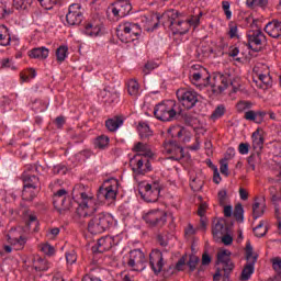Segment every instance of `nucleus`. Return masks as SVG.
<instances>
[{
  "instance_id": "f257e3e1",
  "label": "nucleus",
  "mask_w": 281,
  "mask_h": 281,
  "mask_svg": "<svg viewBox=\"0 0 281 281\" xmlns=\"http://www.w3.org/2000/svg\"><path fill=\"white\" fill-rule=\"evenodd\" d=\"M76 196L78 203L76 221L80 225H85V218L95 214L98 210L95 207V198L93 193L87 191H81Z\"/></svg>"
},
{
  "instance_id": "f03ea898",
  "label": "nucleus",
  "mask_w": 281,
  "mask_h": 281,
  "mask_svg": "<svg viewBox=\"0 0 281 281\" xmlns=\"http://www.w3.org/2000/svg\"><path fill=\"white\" fill-rule=\"evenodd\" d=\"M115 225H117V220L111 213L102 212L88 222V232L90 234H104Z\"/></svg>"
},
{
  "instance_id": "7ed1b4c3",
  "label": "nucleus",
  "mask_w": 281,
  "mask_h": 281,
  "mask_svg": "<svg viewBox=\"0 0 281 281\" xmlns=\"http://www.w3.org/2000/svg\"><path fill=\"white\" fill-rule=\"evenodd\" d=\"M162 19L165 20V27H169L172 34H188L190 32V22L179 19V11L177 10L167 11Z\"/></svg>"
},
{
  "instance_id": "20e7f679",
  "label": "nucleus",
  "mask_w": 281,
  "mask_h": 281,
  "mask_svg": "<svg viewBox=\"0 0 281 281\" xmlns=\"http://www.w3.org/2000/svg\"><path fill=\"white\" fill-rule=\"evenodd\" d=\"M177 113H179V105L173 100L164 101L154 109L155 119L160 122H172Z\"/></svg>"
},
{
  "instance_id": "39448f33",
  "label": "nucleus",
  "mask_w": 281,
  "mask_h": 281,
  "mask_svg": "<svg viewBox=\"0 0 281 281\" xmlns=\"http://www.w3.org/2000/svg\"><path fill=\"white\" fill-rule=\"evenodd\" d=\"M120 191V181L115 178H110L103 182V184L99 188L97 199L104 203H113L115 199H117V192Z\"/></svg>"
},
{
  "instance_id": "423d86ee",
  "label": "nucleus",
  "mask_w": 281,
  "mask_h": 281,
  "mask_svg": "<svg viewBox=\"0 0 281 281\" xmlns=\"http://www.w3.org/2000/svg\"><path fill=\"white\" fill-rule=\"evenodd\" d=\"M139 34H142V27L133 22L121 23L116 29V35L122 43H133Z\"/></svg>"
},
{
  "instance_id": "0eeeda50",
  "label": "nucleus",
  "mask_w": 281,
  "mask_h": 281,
  "mask_svg": "<svg viewBox=\"0 0 281 281\" xmlns=\"http://www.w3.org/2000/svg\"><path fill=\"white\" fill-rule=\"evenodd\" d=\"M161 192V186L159 182L148 183L146 181H142L138 183V193L142 199L147 203H155L159 199V194Z\"/></svg>"
},
{
  "instance_id": "6e6552de",
  "label": "nucleus",
  "mask_w": 281,
  "mask_h": 281,
  "mask_svg": "<svg viewBox=\"0 0 281 281\" xmlns=\"http://www.w3.org/2000/svg\"><path fill=\"white\" fill-rule=\"evenodd\" d=\"M232 85V77L229 74L215 72L209 80V87H211L213 93H223Z\"/></svg>"
},
{
  "instance_id": "1a4fd4ad",
  "label": "nucleus",
  "mask_w": 281,
  "mask_h": 281,
  "mask_svg": "<svg viewBox=\"0 0 281 281\" xmlns=\"http://www.w3.org/2000/svg\"><path fill=\"white\" fill-rule=\"evenodd\" d=\"M72 204L71 196L65 189H59L53 196V205L60 214L71 210Z\"/></svg>"
},
{
  "instance_id": "9d476101",
  "label": "nucleus",
  "mask_w": 281,
  "mask_h": 281,
  "mask_svg": "<svg viewBox=\"0 0 281 281\" xmlns=\"http://www.w3.org/2000/svg\"><path fill=\"white\" fill-rule=\"evenodd\" d=\"M246 260H248V263L244 267L240 276L243 281L249 280L254 276V271H256L258 256L254 255V247L250 243L246 244Z\"/></svg>"
},
{
  "instance_id": "9b49d317",
  "label": "nucleus",
  "mask_w": 281,
  "mask_h": 281,
  "mask_svg": "<svg viewBox=\"0 0 281 281\" xmlns=\"http://www.w3.org/2000/svg\"><path fill=\"white\" fill-rule=\"evenodd\" d=\"M176 95L184 109H194L199 102V93L192 89L181 88Z\"/></svg>"
},
{
  "instance_id": "f8f14e48",
  "label": "nucleus",
  "mask_w": 281,
  "mask_h": 281,
  "mask_svg": "<svg viewBox=\"0 0 281 281\" xmlns=\"http://www.w3.org/2000/svg\"><path fill=\"white\" fill-rule=\"evenodd\" d=\"M130 166L136 175H146L153 170V165L150 164V158L144 156L135 155L130 160Z\"/></svg>"
},
{
  "instance_id": "ddd939ff",
  "label": "nucleus",
  "mask_w": 281,
  "mask_h": 281,
  "mask_svg": "<svg viewBox=\"0 0 281 281\" xmlns=\"http://www.w3.org/2000/svg\"><path fill=\"white\" fill-rule=\"evenodd\" d=\"M133 10V5L128 0H117L108 8V14H113L116 19H124L128 16Z\"/></svg>"
},
{
  "instance_id": "4468645a",
  "label": "nucleus",
  "mask_w": 281,
  "mask_h": 281,
  "mask_svg": "<svg viewBox=\"0 0 281 281\" xmlns=\"http://www.w3.org/2000/svg\"><path fill=\"white\" fill-rule=\"evenodd\" d=\"M7 238L11 247H13V249H16L18 251L23 249V247H25V244L27 243V237H25L23 228L21 227L11 228L7 235Z\"/></svg>"
},
{
  "instance_id": "2eb2a0df",
  "label": "nucleus",
  "mask_w": 281,
  "mask_h": 281,
  "mask_svg": "<svg viewBox=\"0 0 281 281\" xmlns=\"http://www.w3.org/2000/svg\"><path fill=\"white\" fill-rule=\"evenodd\" d=\"M143 218L147 223V225H150L151 227H161V225L166 224L168 214H166V211L164 210L155 209L145 213L143 215Z\"/></svg>"
},
{
  "instance_id": "dca6fc26",
  "label": "nucleus",
  "mask_w": 281,
  "mask_h": 281,
  "mask_svg": "<svg viewBox=\"0 0 281 281\" xmlns=\"http://www.w3.org/2000/svg\"><path fill=\"white\" fill-rule=\"evenodd\" d=\"M127 266L132 271H144L146 269V255L140 249L130 251V260Z\"/></svg>"
},
{
  "instance_id": "f3484780",
  "label": "nucleus",
  "mask_w": 281,
  "mask_h": 281,
  "mask_svg": "<svg viewBox=\"0 0 281 281\" xmlns=\"http://www.w3.org/2000/svg\"><path fill=\"white\" fill-rule=\"evenodd\" d=\"M210 74L205 68H200L199 70L190 71V80L194 87L198 89H205V87H210Z\"/></svg>"
},
{
  "instance_id": "a211bd4d",
  "label": "nucleus",
  "mask_w": 281,
  "mask_h": 281,
  "mask_svg": "<svg viewBox=\"0 0 281 281\" xmlns=\"http://www.w3.org/2000/svg\"><path fill=\"white\" fill-rule=\"evenodd\" d=\"M85 19L82 14V5L80 3L70 4L68 13L66 14V21L68 25H80Z\"/></svg>"
},
{
  "instance_id": "6ab92c4d",
  "label": "nucleus",
  "mask_w": 281,
  "mask_h": 281,
  "mask_svg": "<svg viewBox=\"0 0 281 281\" xmlns=\"http://www.w3.org/2000/svg\"><path fill=\"white\" fill-rule=\"evenodd\" d=\"M164 153L166 155H170L169 159H172L173 161H180V159L186 157V154H183V147L175 140H168L165 143Z\"/></svg>"
},
{
  "instance_id": "aec40b11",
  "label": "nucleus",
  "mask_w": 281,
  "mask_h": 281,
  "mask_svg": "<svg viewBox=\"0 0 281 281\" xmlns=\"http://www.w3.org/2000/svg\"><path fill=\"white\" fill-rule=\"evenodd\" d=\"M81 32L85 36L98 38V36H102V23L100 20H90L85 23Z\"/></svg>"
},
{
  "instance_id": "412c9836",
  "label": "nucleus",
  "mask_w": 281,
  "mask_h": 281,
  "mask_svg": "<svg viewBox=\"0 0 281 281\" xmlns=\"http://www.w3.org/2000/svg\"><path fill=\"white\" fill-rule=\"evenodd\" d=\"M247 38H248V47H250V49H254V47H260V45H262V43L267 41L265 33H262L258 29L248 31Z\"/></svg>"
},
{
  "instance_id": "4be33fe9",
  "label": "nucleus",
  "mask_w": 281,
  "mask_h": 281,
  "mask_svg": "<svg viewBox=\"0 0 281 281\" xmlns=\"http://www.w3.org/2000/svg\"><path fill=\"white\" fill-rule=\"evenodd\" d=\"M149 265L154 273H161V269H164V254L159 250H153L149 254Z\"/></svg>"
},
{
  "instance_id": "5701e85b",
  "label": "nucleus",
  "mask_w": 281,
  "mask_h": 281,
  "mask_svg": "<svg viewBox=\"0 0 281 281\" xmlns=\"http://www.w3.org/2000/svg\"><path fill=\"white\" fill-rule=\"evenodd\" d=\"M97 245H98V251L102 254L104 251H109V249H111L112 247H115V245H120V237L105 236L100 238Z\"/></svg>"
},
{
  "instance_id": "b1692460",
  "label": "nucleus",
  "mask_w": 281,
  "mask_h": 281,
  "mask_svg": "<svg viewBox=\"0 0 281 281\" xmlns=\"http://www.w3.org/2000/svg\"><path fill=\"white\" fill-rule=\"evenodd\" d=\"M265 32L271 38H281V20H272L265 26Z\"/></svg>"
},
{
  "instance_id": "393cba45",
  "label": "nucleus",
  "mask_w": 281,
  "mask_h": 281,
  "mask_svg": "<svg viewBox=\"0 0 281 281\" xmlns=\"http://www.w3.org/2000/svg\"><path fill=\"white\" fill-rule=\"evenodd\" d=\"M133 151L140 157H146L147 159H153L155 155L153 154V149H150V145L142 142H138L134 145Z\"/></svg>"
},
{
  "instance_id": "a878e982",
  "label": "nucleus",
  "mask_w": 281,
  "mask_h": 281,
  "mask_svg": "<svg viewBox=\"0 0 281 281\" xmlns=\"http://www.w3.org/2000/svg\"><path fill=\"white\" fill-rule=\"evenodd\" d=\"M212 234H213L214 240L218 243V240H221V238H223V236L227 234V226H225V221L220 220L217 222H214L212 227Z\"/></svg>"
},
{
  "instance_id": "bb28decb",
  "label": "nucleus",
  "mask_w": 281,
  "mask_h": 281,
  "mask_svg": "<svg viewBox=\"0 0 281 281\" xmlns=\"http://www.w3.org/2000/svg\"><path fill=\"white\" fill-rule=\"evenodd\" d=\"M10 43H13V45H19V40H12V37H10L8 26L0 24V45H2V47H8Z\"/></svg>"
},
{
  "instance_id": "cd10ccee",
  "label": "nucleus",
  "mask_w": 281,
  "mask_h": 281,
  "mask_svg": "<svg viewBox=\"0 0 281 281\" xmlns=\"http://www.w3.org/2000/svg\"><path fill=\"white\" fill-rule=\"evenodd\" d=\"M232 252L229 250H221L217 254V261L225 266V271H233L234 270V262L229 259Z\"/></svg>"
},
{
  "instance_id": "c85d7f7f",
  "label": "nucleus",
  "mask_w": 281,
  "mask_h": 281,
  "mask_svg": "<svg viewBox=\"0 0 281 281\" xmlns=\"http://www.w3.org/2000/svg\"><path fill=\"white\" fill-rule=\"evenodd\" d=\"M33 269L36 271H49L52 269V262L45 257L35 256L33 258Z\"/></svg>"
},
{
  "instance_id": "c756f323",
  "label": "nucleus",
  "mask_w": 281,
  "mask_h": 281,
  "mask_svg": "<svg viewBox=\"0 0 281 281\" xmlns=\"http://www.w3.org/2000/svg\"><path fill=\"white\" fill-rule=\"evenodd\" d=\"M168 133L169 135H171V137H178L179 139H181V137L184 135L182 142H190V134L186 131V128L181 127L180 125H173L169 127Z\"/></svg>"
},
{
  "instance_id": "7c9ffc66",
  "label": "nucleus",
  "mask_w": 281,
  "mask_h": 281,
  "mask_svg": "<svg viewBox=\"0 0 281 281\" xmlns=\"http://www.w3.org/2000/svg\"><path fill=\"white\" fill-rule=\"evenodd\" d=\"M23 181H24V198L27 199V193L30 192L27 188H36L38 183V177L31 175L29 172H24Z\"/></svg>"
},
{
  "instance_id": "2f4dec72",
  "label": "nucleus",
  "mask_w": 281,
  "mask_h": 281,
  "mask_svg": "<svg viewBox=\"0 0 281 281\" xmlns=\"http://www.w3.org/2000/svg\"><path fill=\"white\" fill-rule=\"evenodd\" d=\"M265 115H267L265 111L248 110L245 113V120H248V122H255V124H262Z\"/></svg>"
},
{
  "instance_id": "473e14b6",
  "label": "nucleus",
  "mask_w": 281,
  "mask_h": 281,
  "mask_svg": "<svg viewBox=\"0 0 281 281\" xmlns=\"http://www.w3.org/2000/svg\"><path fill=\"white\" fill-rule=\"evenodd\" d=\"M30 58H37L38 60H45L49 56V49L47 47H37L30 50Z\"/></svg>"
},
{
  "instance_id": "72a5a7b5",
  "label": "nucleus",
  "mask_w": 281,
  "mask_h": 281,
  "mask_svg": "<svg viewBox=\"0 0 281 281\" xmlns=\"http://www.w3.org/2000/svg\"><path fill=\"white\" fill-rule=\"evenodd\" d=\"M256 77L261 82L260 87L262 89H269V87L273 85V79H271L269 70H266V72H259L256 75Z\"/></svg>"
},
{
  "instance_id": "f704fd0d",
  "label": "nucleus",
  "mask_w": 281,
  "mask_h": 281,
  "mask_svg": "<svg viewBox=\"0 0 281 281\" xmlns=\"http://www.w3.org/2000/svg\"><path fill=\"white\" fill-rule=\"evenodd\" d=\"M122 124H124V120H122L121 116H114L105 121V126L111 133H115V131H117Z\"/></svg>"
},
{
  "instance_id": "c9c22d12",
  "label": "nucleus",
  "mask_w": 281,
  "mask_h": 281,
  "mask_svg": "<svg viewBox=\"0 0 281 281\" xmlns=\"http://www.w3.org/2000/svg\"><path fill=\"white\" fill-rule=\"evenodd\" d=\"M126 87L128 95H132V98H137V95H139L140 87L139 82H137V79L127 80Z\"/></svg>"
},
{
  "instance_id": "e433bc0d",
  "label": "nucleus",
  "mask_w": 281,
  "mask_h": 281,
  "mask_svg": "<svg viewBox=\"0 0 281 281\" xmlns=\"http://www.w3.org/2000/svg\"><path fill=\"white\" fill-rule=\"evenodd\" d=\"M252 147L255 150H261L262 146H265V138L262 137V134L260 131H255L252 133Z\"/></svg>"
},
{
  "instance_id": "4c0bfd02",
  "label": "nucleus",
  "mask_w": 281,
  "mask_h": 281,
  "mask_svg": "<svg viewBox=\"0 0 281 281\" xmlns=\"http://www.w3.org/2000/svg\"><path fill=\"white\" fill-rule=\"evenodd\" d=\"M246 5L250 10H258L260 8L265 10L269 5V0H246Z\"/></svg>"
},
{
  "instance_id": "58836bf2",
  "label": "nucleus",
  "mask_w": 281,
  "mask_h": 281,
  "mask_svg": "<svg viewBox=\"0 0 281 281\" xmlns=\"http://www.w3.org/2000/svg\"><path fill=\"white\" fill-rule=\"evenodd\" d=\"M190 187L193 192L201 191L203 189V179L201 178V176H191Z\"/></svg>"
},
{
  "instance_id": "ea45409f",
  "label": "nucleus",
  "mask_w": 281,
  "mask_h": 281,
  "mask_svg": "<svg viewBox=\"0 0 281 281\" xmlns=\"http://www.w3.org/2000/svg\"><path fill=\"white\" fill-rule=\"evenodd\" d=\"M138 135L142 139H146V137H150L153 135V131L150 130V126H148V123H139L138 124Z\"/></svg>"
},
{
  "instance_id": "a19ab883",
  "label": "nucleus",
  "mask_w": 281,
  "mask_h": 281,
  "mask_svg": "<svg viewBox=\"0 0 281 281\" xmlns=\"http://www.w3.org/2000/svg\"><path fill=\"white\" fill-rule=\"evenodd\" d=\"M67 56H69V47L67 45H61L56 50V58L58 63H65L67 59Z\"/></svg>"
},
{
  "instance_id": "79ce46f5",
  "label": "nucleus",
  "mask_w": 281,
  "mask_h": 281,
  "mask_svg": "<svg viewBox=\"0 0 281 281\" xmlns=\"http://www.w3.org/2000/svg\"><path fill=\"white\" fill-rule=\"evenodd\" d=\"M34 0H13V8L15 10H30Z\"/></svg>"
},
{
  "instance_id": "37998d69",
  "label": "nucleus",
  "mask_w": 281,
  "mask_h": 281,
  "mask_svg": "<svg viewBox=\"0 0 281 281\" xmlns=\"http://www.w3.org/2000/svg\"><path fill=\"white\" fill-rule=\"evenodd\" d=\"M265 203L255 202L252 204V216L254 218H260L265 214Z\"/></svg>"
},
{
  "instance_id": "c03bdc74",
  "label": "nucleus",
  "mask_w": 281,
  "mask_h": 281,
  "mask_svg": "<svg viewBox=\"0 0 281 281\" xmlns=\"http://www.w3.org/2000/svg\"><path fill=\"white\" fill-rule=\"evenodd\" d=\"M109 142H111L109 136L101 135L95 138L94 146H95V148H100L102 150V149L106 148V146H109Z\"/></svg>"
},
{
  "instance_id": "a18cd8bd",
  "label": "nucleus",
  "mask_w": 281,
  "mask_h": 281,
  "mask_svg": "<svg viewBox=\"0 0 281 281\" xmlns=\"http://www.w3.org/2000/svg\"><path fill=\"white\" fill-rule=\"evenodd\" d=\"M38 249L42 254H45V256H54V254H56V248L49 245V243L40 244Z\"/></svg>"
},
{
  "instance_id": "49530a36",
  "label": "nucleus",
  "mask_w": 281,
  "mask_h": 281,
  "mask_svg": "<svg viewBox=\"0 0 281 281\" xmlns=\"http://www.w3.org/2000/svg\"><path fill=\"white\" fill-rule=\"evenodd\" d=\"M254 234L257 238H262V236L267 235V227L265 226V222L261 221L258 226L254 228Z\"/></svg>"
},
{
  "instance_id": "de8ad7c7",
  "label": "nucleus",
  "mask_w": 281,
  "mask_h": 281,
  "mask_svg": "<svg viewBox=\"0 0 281 281\" xmlns=\"http://www.w3.org/2000/svg\"><path fill=\"white\" fill-rule=\"evenodd\" d=\"M30 78H36V70L34 68H30L26 71L21 74L22 82H27Z\"/></svg>"
},
{
  "instance_id": "09e8293b",
  "label": "nucleus",
  "mask_w": 281,
  "mask_h": 281,
  "mask_svg": "<svg viewBox=\"0 0 281 281\" xmlns=\"http://www.w3.org/2000/svg\"><path fill=\"white\" fill-rule=\"evenodd\" d=\"M27 190H29V192L26 194L27 198H25V195H24L25 189H23V191H22L23 200L24 201H34V196H36V187H27Z\"/></svg>"
},
{
  "instance_id": "8fccbe9b",
  "label": "nucleus",
  "mask_w": 281,
  "mask_h": 281,
  "mask_svg": "<svg viewBox=\"0 0 281 281\" xmlns=\"http://www.w3.org/2000/svg\"><path fill=\"white\" fill-rule=\"evenodd\" d=\"M239 54H240V48H238V46H231L228 48V56H231V58H235L237 63H240L241 60V58L238 57Z\"/></svg>"
},
{
  "instance_id": "3c124183",
  "label": "nucleus",
  "mask_w": 281,
  "mask_h": 281,
  "mask_svg": "<svg viewBox=\"0 0 281 281\" xmlns=\"http://www.w3.org/2000/svg\"><path fill=\"white\" fill-rule=\"evenodd\" d=\"M232 4L229 3V1H223L222 2V9H223V12L227 19V21H229L232 19Z\"/></svg>"
},
{
  "instance_id": "603ef678",
  "label": "nucleus",
  "mask_w": 281,
  "mask_h": 281,
  "mask_svg": "<svg viewBox=\"0 0 281 281\" xmlns=\"http://www.w3.org/2000/svg\"><path fill=\"white\" fill-rule=\"evenodd\" d=\"M203 16V12H199L198 15H193L190 20H187L190 27L191 25L193 27H199L200 23H201V18Z\"/></svg>"
},
{
  "instance_id": "864d4df0",
  "label": "nucleus",
  "mask_w": 281,
  "mask_h": 281,
  "mask_svg": "<svg viewBox=\"0 0 281 281\" xmlns=\"http://www.w3.org/2000/svg\"><path fill=\"white\" fill-rule=\"evenodd\" d=\"M1 67L3 69H12L13 71L16 70V66L14 65V61L10 58L2 59Z\"/></svg>"
},
{
  "instance_id": "5fc2aeb1",
  "label": "nucleus",
  "mask_w": 281,
  "mask_h": 281,
  "mask_svg": "<svg viewBox=\"0 0 281 281\" xmlns=\"http://www.w3.org/2000/svg\"><path fill=\"white\" fill-rule=\"evenodd\" d=\"M38 3L42 8H45V10H52V8L58 3V0H38Z\"/></svg>"
},
{
  "instance_id": "6e6d98bb",
  "label": "nucleus",
  "mask_w": 281,
  "mask_h": 281,
  "mask_svg": "<svg viewBox=\"0 0 281 281\" xmlns=\"http://www.w3.org/2000/svg\"><path fill=\"white\" fill-rule=\"evenodd\" d=\"M234 217L236 218V221H243V214H245V210L243 209V204H237L235 206V211H234Z\"/></svg>"
},
{
  "instance_id": "4d7b16f0",
  "label": "nucleus",
  "mask_w": 281,
  "mask_h": 281,
  "mask_svg": "<svg viewBox=\"0 0 281 281\" xmlns=\"http://www.w3.org/2000/svg\"><path fill=\"white\" fill-rule=\"evenodd\" d=\"M78 260V256L76 255V250H70L66 252V262L67 265H74Z\"/></svg>"
},
{
  "instance_id": "13d9d810",
  "label": "nucleus",
  "mask_w": 281,
  "mask_h": 281,
  "mask_svg": "<svg viewBox=\"0 0 281 281\" xmlns=\"http://www.w3.org/2000/svg\"><path fill=\"white\" fill-rule=\"evenodd\" d=\"M9 14H12V11L8 10L5 2L0 0V19H5V16H9Z\"/></svg>"
},
{
  "instance_id": "bf43d9fd",
  "label": "nucleus",
  "mask_w": 281,
  "mask_h": 281,
  "mask_svg": "<svg viewBox=\"0 0 281 281\" xmlns=\"http://www.w3.org/2000/svg\"><path fill=\"white\" fill-rule=\"evenodd\" d=\"M251 106H252L251 102L240 101V102L237 103V111L239 113H243V111H247V110L251 109Z\"/></svg>"
},
{
  "instance_id": "052dcab7",
  "label": "nucleus",
  "mask_w": 281,
  "mask_h": 281,
  "mask_svg": "<svg viewBox=\"0 0 281 281\" xmlns=\"http://www.w3.org/2000/svg\"><path fill=\"white\" fill-rule=\"evenodd\" d=\"M220 172L221 175H224V177H229V165L227 164V160L221 161Z\"/></svg>"
},
{
  "instance_id": "680f3d73",
  "label": "nucleus",
  "mask_w": 281,
  "mask_h": 281,
  "mask_svg": "<svg viewBox=\"0 0 281 281\" xmlns=\"http://www.w3.org/2000/svg\"><path fill=\"white\" fill-rule=\"evenodd\" d=\"M217 199H218V203L220 205H227V191L225 190H221L218 193H217Z\"/></svg>"
},
{
  "instance_id": "e2e57ef3",
  "label": "nucleus",
  "mask_w": 281,
  "mask_h": 281,
  "mask_svg": "<svg viewBox=\"0 0 281 281\" xmlns=\"http://www.w3.org/2000/svg\"><path fill=\"white\" fill-rule=\"evenodd\" d=\"M54 175H67V167L65 165H57L53 167Z\"/></svg>"
},
{
  "instance_id": "0e129e2a",
  "label": "nucleus",
  "mask_w": 281,
  "mask_h": 281,
  "mask_svg": "<svg viewBox=\"0 0 281 281\" xmlns=\"http://www.w3.org/2000/svg\"><path fill=\"white\" fill-rule=\"evenodd\" d=\"M196 265H199V257H196V256L190 257V259L188 261V267H189L190 271H194V269H196Z\"/></svg>"
},
{
  "instance_id": "69168bd1",
  "label": "nucleus",
  "mask_w": 281,
  "mask_h": 281,
  "mask_svg": "<svg viewBox=\"0 0 281 281\" xmlns=\"http://www.w3.org/2000/svg\"><path fill=\"white\" fill-rule=\"evenodd\" d=\"M58 234H60V228L58 227H54L47 231V238H49V240H54V238H56V236H58Z\"/></svg>"
},
{
  "instance_id": "338daca9",
  "label": "nucleus",
  "mask_w": 281,
  "mask_h": 281,
  "mask_svg": "<svg viewBox=\"0 0 281 281\" xmlns=\"http://www.w3.org/2000/svg\"><path fill=\"white\" fill-rule=\"evenodd\" d=\"M225 115V105H218L213 112V117L218 119Z\"/></svg>"
},
{
  "instance_id": "774afa93",
  "label": "nucleus",
  "mask_w": 281,
  "mask_h": 281,
  "mask_svg": "<svg viewBox=\"0 0 281 281\" xmlns=\"http://www.w3.org/2000/svg\"><path fill=\"white\" fill-rule=\"evenodd\" d=\"M272 267H273L274 271H277V273H279V276H281V259L280 258H274L272 260Z\"/></svg>"
}]
</instances>
